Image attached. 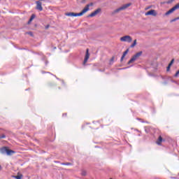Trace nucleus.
Here are the masks:
<instances>
[{
    "instance_id": "f257e3e1",
    "label": "nucleus",
    "mask_w": 179,
    "mask_h": 179,
    "mask_svg": "<svg viewBox=\"0 0 179 179\" xmlns=\"http://www.w3.org/2000/svg\"><path fill=\"white\" fill-rule=\"evenodd\" d=\"M143 54V52L142 51H140L137 53H136L131 59L130 60L127 62V64L128 65H130V64H132L133 62H135V60L137 59V58H139V57H141V55H142Z\"/></svg>"
},
{
    "instance_id": "f03ea898",
    "label": "nucleus",
    "mask_w": 179,
    "mask_h": 179,
    "mask_svg": "<svg viewBox=\"0 0 179 179\" xmlns=\"http://www.w3.org/2000/svg\"><path fill=\"white\" fill-rule=\"evenodd\" d=\"M131 3L124 4L122 6H121L119 8L115 10L113 13H118V12H120V10H125V9H127V8H129V6H131Z\"/></svg>"
},
{
    "instance_id": "7ed1b4c3",
    "label": "nucleus",
    "mask_w": 179,
    "mask_h": 179,
    "mask_svg": "<svg viewBox=\"0 0 179 179\" xmlns=\"http://www.w3.org/2000/svg\"><path fill=\"white\" fill-rule=\"evenodd\" d=\"M120 41H124L126 43H131L132 42V37H131L130 36H124L123 37L120 38Z\"/></svg>"
},
{
    "instance_id": "20e7f679",
    "label": "nucleus",
    "mask_w": 179,
    "mask_h": 179,
    "mask_svg": "<svg viewBox=\"0 0 179 179\" xmlns=\"http://www.w3.org/2000/svg\"><path fill=\"white\" fill-rule=\"evenodd\" d=\"M101 12V8H99L96 10H95L94 12H92L91 14H90L87 17H94L96 15H99Z\"/></svg>"
},
{
    "instance_id": "39448f33",
    "label": "nucleus",
    "mask_w": 179,
    "mask_h": 179,
    "mask_svg": "<svg viewBox=\"0 0 179 179\" xmlns=\"http://www.w3.org/2000/svg\"><path fill=\"white\" fill-rule=\"evenodd\" d=\"M145 16H157V13L155 10H150L145 13Z\"/></svg>"
},
{
    "instance_id": "423d86ee",
    "label": "nucleus",
    "mask_w": 179,
    "mask_h": 179,
    "mask_svg": "<svg viewBox=\"0 0 179 179\" xmlns=\"http://www.w3.org/2000/svg\"><path fill=\"white\" fill-rule=\"evenodd\" d=\"M89 11V8H84V9L80 13H76V17L77 16H83L86 12Z\"/></svg>"
},
{
    "instance_id": "0eeeda50",
    "label": "nucleus",
    "mask_w": 179,
    "mask_h": 179,
    "mask_svg": "<svg viewBox=\"0 0 179 179\" xmlns=\"http://www.w3.org/2000/svg\"><path fill=\"white\" fill-rule=\"evenodd\" d=\"M36 9L37 10H39V12H41L43 10V6H41V1H36Z\"/></svg>"
},
{
    "instance_id": "6e6552de",
    "label": "nucleus",
    "mask_w": 179,
    "mask_h": 179,
    "mask_svg": "<svg viewBox=\"0 0 179 179\" xmlns=\"http://www.w3.org/2000/svg\"><path fill=\"white\" fill-rule=\"evenodd\" d=\"M90 57V54L89 53V50L87 49L86 50V53H85V59H84V61H83V64H86V62H87Z\"/></svg>"
},
{
    "instance_id": "1a4fd4ad",
    "label": "nucleus",
    "mask_w": 179,
    "mask_h": 179,
    "mask_svg": "<svg viewBox=\"0 0 179 179\" xmlns=\"http://www.w3.org/2000/svg\"><path fill=\"white\" fill-rule=\"evenodd\" d=\"M164 141V140L163 139V137H162V136H159L156 143L157 145H159V146H160L162 145V142Z\"/></svg>"
},
{
    "instance_id": "9d476101",
    "label": "nucleus",
    "mask_w": 179,
    "mask_h": 179,
    "mask_svg": "<svg viewBox=\"0 0 179 179\" xmlns=\"http://www.w3.org/2000/svg\"><path fill=\"white\" fill-rule=\"evenodd\" d=\"M36 17V14H32L27 22V24H30L33 20H34V18Z\"/></svg>"
},
{
    "instance_id": "9b49d317",
    "label": "nucleus",
    "mask_w": 179,
    "mask_h": 179,
    "mask_svg": "<svg viewBox=\"0 0 179 179\" xmlns=\"http://www.w3.org/2000/svg\"><path fill=\"white\" fill-rule=\"evenodd\" d=\"M7 149L8 147H2L1 148H0V153H1V155H5L6 153Z\"/></svg>"
},
{
    "instance_id": "f8f14e48",
    "label": "nucleus",
    "mask_w": 179,
    "mask_h": 179,
    "mask_svg": "<svg viewBox=\"0 0 179 179\" xmlns=\"http://www.w3.org/2000/svg\"><path fill=\"white\" fill-rule=\"evenodd\" d=\"M6 153L8 156H12L13 153H15V151L12 150H9L7 147V150L6 151Z\"/></svg>"
},
{
    "instance_id": "ddd939ff",
    "label": "nucleus",
    "mask_w": 179,
    "mask_h": 179,
    "mask_svg": "<svg viewBox=\"0 0 179 179\" xmlns=\"http://www.w3.org/2000/svg\"><path fill=\"white\" fill-rule=\"evenodd\" d=\"M174 7H173L172 8H171L169 10H168L166 13H165V16H169V15H171V13H173V12H174Z\"/></svg>"
},
{
    "instance_id": "4468645a",
    "label": "nucleus",
    "mask_w": 179,
    "mask_h": 179,
    "mask_svg": "<svg viewBox=\"0 0 179 179\" xmlns=\"http://www.w3.org/2000/svg\"><path fill=\"white\" fill-rule=\"evenodd\" d=\"M66 16H70V17H76V13H72V12L66 13Z\"/></svg>"
},
{
    "instance_id": "2eb2a0df",
    "label": "nucleus",
    "mask_w": 179,
    "mask_h": 179,
    "mask_svg": "<svg viewBox=\"0 0 179 179\" xmlns=\"http://www.w3.org/2000/svg\"><path fill=\"white\" fill-rule=\"evenodd\" d=\"M62 166H73L72 163L71 162H62L61 163Z\"/></svg>"
},
{
    "instance_id": "dca6fc26",
    "label": "nucleus",
    "mask_w": 179,
    "mask_h": 179,
    "mask_svg": "<svg viewBox=\"0 0 179 179\" xmlns=\"http://www.w3.org/2000/svg\"><path fill=\"white\" fill-rule=\"evenodd\" d=\"M145 129V131L146 132V134H149L150 129L149 128V127L146 126L144 127Z\"/></svg>"
},
{
    "instance_id": "f3484780",
    "label": "nucleus",
    "mask_w": 179,
    "mask_h": 179,
    "mask_svg": "<svg viewBox=\"0 0 179 179\" xmlns=\"http://www.w3.org/2000/svg\"><path fill=\"white\" fill-rule=\"evenodd\" d=\"M90 6H93V3H90L89 4H87L85 8H88V10H90Z\"/></svg>"
},
{
    "instance_id": "a211bd4d",
    "label": "nucleus",
    "mask_w": 179,
    "mask_h": 179,
    "mask_svg": "<svg viewBox=\"0 0 179 179\" xmlns=\"http://www.w3.org/2000/svg\"><path fill=\"white\" fill-rule=\"evenodd\" d=\"M136 45V39L134 41L133 43L130 45L131 48H134Z\"/></svg>"
},
{
    "instance_id": "6ab92c4d",
    "label": "nucleus",
    "mask_w": 179,
    "mask_h": 179,
    "mask_svg": "<svg viewBox=\"0 0 179 179\" xmlns=\"http://www.w3.org/2000/svg\"><path fill=\"white\" fill-rule=\"evenodd\" d=\"M115 57H112V58L110 59V65H113V62H114V59H115Z\"/></svg>"
},
{
    "instance_id": "aec40b11",
    "label": "nucleus",
    "mask_w": 179,
    "mask_h": 179,
    "mask_svg": "<svg viewBox=\"0 0 179 179\" xmlns=\"http://www.w3.org/2000/svg\"><path fill=\"white\" fill-rule=\"evenodd\" d=\"M128 52H129V49H127L124 52H123V57H125L127 55V54H128Z\"/></svg>"
},
{
    "instance_id": "412c9836",
    "label": "nucleus",
    "mask_w": 179,
    "mask_h": 179,
    "mask_svg": "<svg viewBox=\"0 0 179 179\" xmlns=\"http://www.w3.org/2000/svg\"><path fill=\"white\" fill-rule=\"evenodd\" d=\"M176 20H179V17H177L173 20H171V23H173V22H176Z\"/></svg>"
},
{
    "instance_id": "4be33fe9",
    "label": "nucleus",
    "mask_w": 179,
    "mask_h": 179,
    "mask_svg": "<svg viewBox=\"0 0 179 179\" xmlns=\"http://www.w3.org/2000/svg\"><path fill=\"white\" fill-rule=\"evenodd\" d=\"M16 179H22V177H23V175H17L16 176H14Z\"/></svg>"
},
{
    "instance_id": "5701e85b",
    "label": "nucleus",
    "mask_w": 179,
    "mask_h": 179,
    "mask_svg": "<svg viewBox=\"0 0 179 179\" xmlns=\"http://www.w3.org/2000/svg\"><path fill=\"white\" fill-rule=\"evenodd\" d=\"M173 9L175 10H177V9H179V3H177L175 6H173Z\"/></svg>"
},
{
    "instance_id": "b1692460",
    "label": "nucleus",
    "mask_w": 179,
    "mask_h": 179,
    "mask_svg": "<svg viewBox=\"0 0 179 179\" xmlns=\"http://www.w3.org/2000/svg\"><path fill=\"white\" fill-rule=\"evenodd\" d=\"M27 34H29V36H31V37H33V32L32 31H28V32H27Z\"/></svg>"
},
{
    "instance_id": "393cba45",
    "label": "nucleus",
    "mask_w": 179,
    "mask_h": 179,
    "mask_svg": "<svg viewBox=\"0 0 179 179\" xmlns=\"http://www.w3.org/2000/svg\"><path fill=\"white\" fill-rule=\"evenodd\" d=\"M1 139H5V138H6V136L5 134H2L1 136H0Z\"/></svg>"
},
{
    "instance_id": "a878e982",
    "label": "nucleus",
    "mask_w": 179,
    "mask_h": 179,
    "mask_svg": "<svg viewBox=\"0 0 179 179\" xmlns=\"http://www.w3.org/2000/svg\"><path fill=\"white\" fill-rule=\"evenodd\" d=\"M137 120H138V121H141V122H146L147 124H149V122H145V121H143V120H142V119H141V118H137Z\"/></svg>"
},
{
    "instance_id": "bb28decb",
    "label": "nucleus",
    "mask_w": 179,
    "mask_h": 179,
    "mask_svg": "<svg viewBox=\"0 0 179 179\" xmlns=\"http://www.w3.org/2000/svg\"><path fill=\"white\" fill-rule=\"evenodd\" d=\"M81 176H86V171H83L82 173H81Z\"/></svg>"
},
{
    "instance_id": "cd10ccee",
    "label": "nucleus",
    "mask_w": 179,
    "mask_h": 179,
    "mask_svg": "<svg viewBox=\"0 0 179 179\" xmlns=\"http://www.w3.org/2000/svg\"><path fill=\"white\" fill-rule=\"evenodd\" d=\"M124 58H125V56L122 55L121 59H120V62H122V61H124Z\"/></svg>"
},
{
    "instance_id": "c85d7f7f",
    "label": "nucleus",
    "mask_w": 179,
    "mask_h": 179,
    "mask_svg": "<svg viewBox=\"0 0 179 179\" xmlns=\"http://www.w3.org/2000/svg\"><path fill=\"white\" fill-rule=\"evenodd\" d=\"M45 30H48L50 29V24H48L45 27Z\"/></svg>"
},
{
    "instance_id": "c756f323",
    "label": "nucleus",
    "mask_w": 179,
    "mask_h": 179,
    "mask_svg": "<svg viewBox=\"0 0 179 179\" xmlns=\"http://www.w3.org/2000/svg\"><path fill=\"white\" fill-rule=\"evenodd\" d=\"M170 68H171L170 66H167V67H166V71H167V72H169V71H170Z\"/></svg>"
},
{
    "instance_id": "7c9ffc66",
    "label": "nucleus",
    "mask_w": 179,
    "mask_h": 179,
    "mask_svg": "<svg viewBox=\"0 0 179 179\" xmlns=\"http://www.w3.org/2000/svg\"><path fill=\"white\" fill-rule=\"evenodd\" d=\"M170 63L173 65V64H174V59H173L170 62Z\"/></svg>"
},
{
    "instance_id": "2f4dec72",
    "label": "nucleus",
    "mask_w": 179,
    "mask_h": 179,
    "mask_svg": "<svg viewBox=\"0 0 179 179\" xmlns=\"http://www.w3.org/2000/svg\"><path fill=\"white\" fill-rule=\"evenodd\" d=\"M128 68H129V67L122 68V69H120V70H122V69H128Z\"/></svg>"
},
{
    "instance_id": "473e14b6",
    "label": "nucleus",
    "mask_w": 179,
    "mask_h": 179,
    "mask_svg": "<svg viewBox=\"0 0 179 179\" xmlns=\"http://www.w3.org/2000/svg\"><path fill=\"white\" fill-rule=\"evenodd\" d=\"M167 83H168L167 81H164L162 83V85H167Z\"/></svg>"
},
{
    "instance_id": "72a5a7b5",
    "label": "nucleus",
    "mask_w": 179,
    "mask_h": 179,
    "mask_svg": "<svg viewBox=\"0 0 179 179\" xmlns=\"http://www.w3.org/2000/svg\"><path fill=\"white\" fill-rule=\"evenodd\" d=\"M171 65H173L171 63H169L168 66H169V68H171Z\"/></svg>"
},
{
    "instance_id": "f704fd0d",
    "label": "nucleus",
    "mask_w": 179,
    "mask_h": 179,
    "mask_svg": "<svg viewBox=\"0 0 179 179\" xmlns=\"http://www.w3.org/2000/svg\"><path fill=\"white\" fill-rule=\"evenodd\" d=\"M171 65H173L171 63H169L168 66H169V68H171Z\"/></svg>"
},
{
    "instance_id": "c9c22d12",
    "label": "nucleus",
    "mask_w": 179,
    "mask_h": 179,
    "mask_svg": "<svg viewBox=\"0 0 179 179\" xmlns=\"http://www.w3.org/2000/svg\"><path fill=\"white\" fill-rule=\"evenodd\" d=\"M171 65H173L171 63H169L168 66H169V68H171Z\"/></svg>"
},
{
    "instance_id": "e433bc0d",
    "label": "nucleus",
    "mask_w": 179,
    "mask_h": 179,
    "mask_svg": "<svg viewBox=\"0 0 179 179\" xmlns=\"http://www.w3.org/2000/svg\"><path fill=\"white\" fill-rule=\"evenodd\" d=\"M171 65H173L171 63H169L168 66H169V68H171Z\"/></svg>"
},
{
    "instance_id": "4c0bfd02",
    "label": "nucleus",
    "mask_w": 179,
    "mask_h": 179,
    "mask_svg": "<svg viewBox=\"0 0 179 179\" xmlns=\"http://www.w3.org/2000/svg\"><path fill=\"white\" fill-rule=\"evenodd\" d=\"M2 170V166L0 165V171Z\"/></svg>"
},
{
    "instance_id": "58836bf2",
    "label": "nucleus",
    "mask_w": 179,
    "mask_h": 179,
    "mask_svg": "<svg viewBox=\"0 0 179 179\" xmlns=\"http://www.w3.org/2000/svg\"><path fill=\"white\" fill-rule=\"evenodd\" d=\"M48 64V61L45 62V65H47Z\"/></svg>"
},
{
    "instance_id": "ea45409f",
    "label": "nucleus",
    "mask_w": 179,
    "mask_h": 179,
    "mask_svg": "<svg viewBox=\"0 0 179 179\" xmlns=\"http://www.w3.org/2000/svg\"><path fill=\"white\" fill-rule=\"evenodd\" d=\"M42 73H45V71H43Z\"/></svg>"
},
{
    "instance_id": "a19ab883",
    "label": "nucleus",
    "mask_w": 179,
    "mask_h": 179,
    "mask_svg": "<svg viewBox=\"0 0 179 179\" xmlns=\"http://www.w3.org/2000/svg\"><path fill=\"white\" fill-rule=\"evenodd\" d=\"M162 79H164V77L162 76Z\"/></svg>"
},
{
    "instance_id": "79ce46f5",
    "label": "nucleus",
    "mask_w": 179,
    "mask_h": 179,
    "mask_svg": "<svg viewBox=\"0 0 179 179\" xmlns=\"http://www.w3.org/2000/svg\"><path fill=\"white\" fill-rule=\"evenodd\" d=\"M63 115H66V113L63 114Z\"/></svg>"
},
{
    "instance_id": "37998d69",
    "label": "nucleus",
    "mask_w": 179,
    "mask_h": 179,
    "mask_svg": "<svg viewBox=\"0 0 179 179\" xmlns=\"http://www.w3.org/2000/svg\"><path fill=\"white\" fill-rule=\"evenodd\" d=\"M39 1H44V0H39Z\"/></svg>"
},
{
    "instance_id": "c03bdc74",
    "label": "nucleus",
    "mask_w": 179,
    "mask_h": 179,
    "mask_svg": "<svg viewBox=\"0 0 179 179\" xmlns=\"http://www.w3.org/2000/svg\"><path fill=\"white\" fill-rule=\"evenodd\" d=\"M48 73H50V72H48Z\"/></svg>"
},
{
    "instance_id": "a18cd8bd",
    "label": "nucleus",
    "mask_w": 179,
    "mask_h": 179,
    "mask_svg": "<svg viewBox=\"0 0 179 179\" xmlns=\"http://www.w3.org/2000/svg\"><path fill=\"white\" fill-rule=\"evenodd\" d=\"M50 85V86H51V84H49Z\"/></svg>"
}]
</instances>
